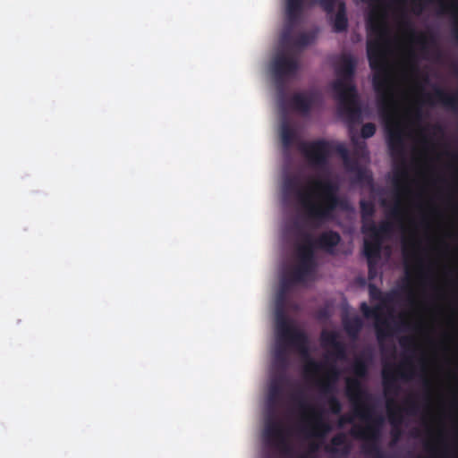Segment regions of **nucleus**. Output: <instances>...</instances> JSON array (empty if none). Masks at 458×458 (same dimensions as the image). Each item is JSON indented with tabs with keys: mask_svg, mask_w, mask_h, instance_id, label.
<instances>
[{
	"mask_svg": "<svg viewBox=\"0 0 458 458\" xmlns=\"http://www.w3.org/2000/svg\"><path fill=\"white\" fill-rule=\"evenodd\" d=\"M404 289H406L408 291L409 302L411 304H414L415 303V296H414L413 291L411 290V288L409 285L405 286Z\"/></svg>",
	"mask_w": 458,
	"mask_h": 458,
	"instance_id": "nucleus-48",
	"label": "nucleus"
},
{
	"mask_svg": "<svg viewBox=\"0 0 458 458\" xmlns=\"http://www.w3.org/2000/svg\"><path fill=\"white\" fill-rule=\"evenodd\" d=\"M310 4L319 5L330 16L335 32L340 33L347 30L348 18L344 0H310Z\"/></svg>",
	"mask_w": 458,
	"mask_h": 458,
	"instance_id": "nucleus-10",
	"label": "nucleus"
},
{
	"mask_svg": "<svg viewBox=\"0 0 458 458\" xmlns=\"http://www.w3.org/2000/svg\"><path fill=\"white\" fill-rule=\"evenodd\" d=\"M370 400L363 399L360 403H352L356 414L366 421V426L352 429L351 434L355 438L365 440L366 443L380 442L385 419L382 415L375 414L373 406L368 403Z\"/></svg>",
	"mask_w": 458,
	"mask_h": 458,
	"instance_id": "nucleus-6",
	"label": "nucleus"
},
{
	"mask_svg": "<svg viewBox=\"0 0 458 458\" xmlns=\"http://www.w3.org/2000/svg\"><path fill=\"white\" fill-rule=\"evenodd\" d=\"M356 62L351 55H344L341 64L337 69L340 79L333 84V89L339 101V112L345 115L351 123L361 121V108L359 103L356 88L351 84L354 72Z\"/></svg>",
	"mask_w": 458,
	"mask_h": 458,
	"instance_id": "nucleus-4",
	"label": "nucleus"
},
{
	"mask_svg": "<svg viewBox=\"0 0 458 458\" xmlns=\"http://www.w3.org/2000/svg\"><path fill=\"white\" fill-rule=\"evenodd\" d=\"M302 244L296 248L298 265L295 266L289 276H284L280 282L278 299L283 300L290 287L297 283L304 282L305 278L314 272L316 267L313 239L310 234H303Z\"/></svg>",
	"mask_w": 458,
	"mask_h": 458,
	"instance_id": "nucleus-5",
	"label": "nucleus"
},
{
	"mask_svg": "<svg viewBox=\"0 0 458 458\" xmlns=\"http://www.w3.org/2000/svg\"><path fill=\"white\" fill-rule=\"evenodd\" d=\"M331 444L334 446H341L345 444V436L342 433L335 435L331 439Z\"/></svg>",
	"mask_w": 458,
	"mask_h": 458,
	"instance_id": "nucleus-40",
	"label": "nucleus"
},
{
	"mask_svg": "<svg viewBox=\"0 0 458 458\" xmlns=\"http://www.w3.org/2000/svg\"><path fill=\"white\" fill-rule=\"evenodd\" d=\"M318 385L319 386L321 393L325 396L335 395L334 393L335 382L323 377L321 380L318 381Z\"/></svg>",
	"mask_w": 458,
	"mask_h": 458,
	"instance_id": "nucleus-29",
	"label": "nucleus"
},
{
	"mask_svg": "<svg viewBox=\"0 0 458 458\" xmlns=\"http://www.w3.org/2000/svg\"><path fill=\"white\" fill-rule=\"evenodd\" d=\"M382 248V242L377 238L365 240L363 244V254L367 259H379Z\"/></svg>",
	"mask_w": 458,
	"mask_h": 458,
	"instance_id": "nucleus-23",
	"label": "nucleus"
},
{
	"mask_svg": "<svg viewBox=\"0 0 458 458\" xmlns=\"http://www.w3.org/2000/svg\"><path fill=\"white\" fill-rule=\"evenodd\" d=\"M367 27L369 36L367 41V55L369 67L374 71L372 84L377 95L381 111H387L394 100V87L386 67L383 42L388 34L386 15L382 11L373 9L368 15Z\"/></svg>",
	"mask_w": 458,
	"mask_h": 458,
	"instance_id": "nucleus-2",
	"label": "nucleus"
},
{
	"mask_svg": "<svg viewBox=\"0 0 458 458\" xmlns=\"http://www.w3.org/2000/svg\"><path fill=\"white\" fill-rule=\"evenodd\" d=\"M386 144L392 157H404L403 133L399 126L386 128Z\"/></svg>",
	"mask_w": 458,
	"mask_h": 458,
	"instance_id": "nucleus-16",
	"label": "nucleus"
},
{
	"mask_svg": "<svg viewBox=\"0 0 458 458\" xmlns=\"http://www.w3.org/2000/svg\"><path fill=\"white\" fill-rule=\"evenodd\" d=\"M314 38V35L303 32L297 36L294 40V45L299 47H305L312 44Z\"/></svg>",
	"mask_w": 458,
	"mask_h": 458,
	"instance_id": "nucleus-30",
	"label": "nucleus"
},
{
	"mask_svg": "<svg viewBox=\"0 0 458 458\" xmlns=\"http://www.w3.org/2000/svg\"><path fill=\"white\" fill-rule=\"evenodd\" d=\"M424 385H425L426 386H429V381H428V379H425V381H424Z\"/></svg>",
	"mask_w": 458,
	"mask_h": 458,
	"instance_id": "nucleus-53",
	"label": "nucleus"
},
{
	"mask_svg": "<svg viewBox=\"0 0 458 458\" xmlns=\"http://www.w3.org/2000/svg\"><path fill=\"white\" fill-rule=\"evenodd\" d=\"M421 10H422V6H421V5H420V8H419V10H418V12H417V13H420V12H421Z\"/></svg>",
	"mask_w": 458,
	"mask_h": 458,
	"instance_id": "nucleus-55",
	"label": "nucleus"
},
{
	"mask_svg": "<svg viewBox=\"0 0 458 458\" xmlns=\"http://www.w3.org/2000/svg\"><path fill=\"white\" fill-rule=\"evenodd\" d=\"M393 231V224L389 221H384L377 226L374 221L364 223L361 226V232L364 234H369L371 238H377L381 242L385 235H387Z\"/></svg>",
	"mask_w": 458,
	"mask_h": 458,
	"instance_id": "nucleus-20",
	"label": "nucleus"
},
{
	"mask_svg": "<svg viewBox=\"0 0 458 458\" xmlns=\"http://www.w3.org/2000/svg\"><path fill=\"white\" fill-rule=\"evenodd\" d=\"M389 217L396 220L401 221L403 215V208L401 204L400 199H397L393 208L389 211Z\"/></svg>",
	"mask_w": 458,
	"mask_h": 458,
	"instance_id": "nucleus-31",
	"label": "nucleus"
},
{
	"mask_svg": "<svg viewBox=\"0 0 458 458\" xmlns=\"http://www.w3.org/2000/svg\"><path fill=\"white\" fill-rule=\"evenodd\" d=\"M360 311L366 318H375V329L377 339L379 343L384 342L387 337H390L394 334V328L391 324L380 317L381 306L377 305L375 307L369 306L366 302L360 304Z\"/></svg>",
	"mask_w": 458,
	"mask_h": 458,
	"instance_id": "nucleus-14",
	"label": "nucleus"
},
{
	"mask_svg": "<svg viewBox=\"0 0 458 458\" xmlns=\"http://www.w3.org/2000/svg\"><path fill=\"white\" fill-rule=\"evenodd\" d=\"M406 274H407V275L409 274V269H408V267H406Z\"/></svg>",
	"mask_w": 458,
	"mask_h": 458,
	"instance_id": "nucleus-57",
	"label": "nucleus"
},
{
	"mask_svg": "<svg viewBox=\"0 0 458 458\" xmlns=\"http://www.w3.org/2000/svg\"><path fill=\"white\" fill-rule=\"evenodd\" d=\"M284 377L272 379L268 388L267 402L269 405L276 406L279 403L283 394Z\"/></svg>",
	"mask_w": 458,
	"mask_h": 458,
	"instance_id": "nucleus-21",
	"label": "nucleus"
},
{
	"mask_svg": "<svg viewBox=\"0 0 458 458\" xmlns=\"http://www.w3.org/2000/svg\"><path fill=\"white\" fill-rule=\"evenodd\" d=\"M318 93L315 91L296 92L287 101L288 107L303 116L310 114L316 101Z\"/></svg>",
	"mask_w": 458,
	"mask_h": 458,
	"instance_id": "nucleus-15",
	"label": "nucleus"
},
{
	"mask_svg": "<svg viewBox=\"0 0 458 458\" xmlns=\"http://www.w3.org/2000/svg\"><path fill=\"white\" fill-rule=\"evenodd\" d=\"M355 151L358 155L365 156L368 154L365 142H355Z\"/></svg>",
	"mask_w": 458,
	"mask_h": 458,
	"instance_id": "nucleus-44",
	"label": "nucleus"
},
{
	"mask_svg": "<svg viewBox=\"0 0 458 458\" xmlns=\"http://www.w3.org/2000/svg\"><path fill=\"white\" fill-rule=\"evenodd\" d=\"M333 354L335 356L338 360H344L346 358V348L344 343L338 342L334 347H333Z\"/></svg>",
	"mask_w": 458,
	"mask_h": 458,
	"instance_id": "nucleus-35",
	"label": "nucleus"
},
{
	"mask_svg": "<svg viewBox=\"0 0 458 458\" xmlns=\"http://www.w3.org/2000/svg\"><path fill=\"white\" fill-rule=\"evenodd\" d=\"M413 375V368L409 360H405L397 367L384 365L382 369V383L386 396L397 395L401 390L397 382L398 377L409 380Z\"/></svg>",
	"mask_w": 458,
	"mask_h": 458,
	"instance_id": "nucleus-7",
	"label": "nucleus"
},
{
	"mask_svg": "<svg viewBox=\"0 0 458 458\" xmlns=\"http://www.w3.org/2000/svg\"><path fill=\"white\" fill-rule=\"evenodd\" d=\"M411 70H412L413 72H418V68H417V66H416V65H411Z\"/></svg>",
	"mask_w": 458,
	"mask_h": 458,
	"instance_id": "nucleus-52",
	"label": "nucleus"
},
{
	"mask_svg": "<svg viewBox=\"0 0 458 458\" xmlns=\"http://www.w3.org/2000/svg\"><path fill=\"white\" fill-rule=\"evenodd\" d=\"M284 192L293 197L305 220L314 227L333 219L336 208H349L348 201L337 194L338 186L329 179L311 180L310 186L304 187L299 177H288L284 182Z\"/></svg>",
	"mask_w": 458,
	"mask_h": 458,
	"instance_id": "nucleus-1",
	"label": "nucleus"
},
{
	"mask_svg": "<svg viewBox=\"0 0 458 458\" xmlns=\"http://www.w3.org/2000/svg\"><path fill=\"white\" fill-rule=\"evenodd\" d=\"M418 403L414 401H409L408 402V409H407V411L411 414H414L417 412L418 411Z\"/></svg>",
	"mask_w": 458,
	"mask_h": 458,
	"instance_id": "nucleus-45",
	"label": "nucleus"
},
{
	"mask_svg": "<svg viewBox=\"0 0 458 458\" xmlns=\"http://www.w3.org/2000/svg\"><path fill=\"white\" fill-rule=\"evenodd\" d=\"M360 208L362 225H364V223L373 221L372 217L375 214V206L373 202L362 199L360 202Z\"/></svg>",
	"mask_w": 458,
	"mask_h": 458,
	"instance_id": "nucleus-26",
	"label": "nucleus"
},
{
	"mask_svg": "<svg viewBox=\"0 0 458 458\" xmlns=\"http://www.w3.org/2000/svg\"><path fill=\"white\" fill-rule=\"evenodd\" d=\"M353 420L352 416L349 415H344L339 419L338 426L343 427L346 423H352Z\"/></svg>",
	"mask_w": 458,
	"mask_h": 458,
	"instance_id": "nucleus-46",
	"label": "nucleus"
},
{
	"mask_svg": "<svg viewBox=\"0 0 458 458\" xmlns=\"http://www.w3.org/2000/svg\"><path fill=\"white\" fill-rule=\"evenodd\" d=\"M343 161L345 169L350 173H354L360 166L357 159L351 157L345 158Z\"/></svg>",
	"mask_w": 458,
	"mask_h": 458,
	"instance_id": "nucleus-37",
	"label": "nucleus"
},
{
	"mask_svg": "<svg viewBox=\"0 0 458 458\" xmlns=\"http://www.w3.org/2000/svg\"><path fill=\"white\" fill-rule=\"evenodd\" d=\"M369 296L372 300H380L381 299L382 293L377 287H376L373 284H369Z\"/></svg>",
	"mask_w": 458,
	"mask_h": 458,
	"instance_id": "nucleus-39",
	"label": "nucleus"
},
{
	"mask_svg": "<svg viewBox=\"0 0 458 458\" xmlns=\"http://www.w3.org/2000/svg\"><path fill=\"white\" fill-rule=\"evenodd\" d=\"M418 42L420 44L421 46V48L422 49H426L428 44L429 43V41L431 43H434L435 42V39L433 37H430L429 38L425 36V35H420V37H418L417 38Z\"/></svg>",
	"mask_w": 458,
	"mask_h": 458,
	"instance_id": "nucleus-43",
	"label": "nucleus"
},
{
	"mask_svg": "<svg viewBox=\"0 0 458 458\" xmlns=\"http://www.w3.org/2000/svg\"><path fill=\"white\" fill-rule=\"evenodd\" d=\"M263 437L268 445L275 447L283 454H291L292 446L288 439V432L279 420L270 418L266 421Z\"/></svg>",
	"mask_w": 458,
	"mask_h": 458,
	"instance_id": "nucleus-9",
	"label": "nucleus"
},
{
	"mask_svg": "<svg viewBox=\"0 0 458 458\" xmlns=\"http://www.w3.org/2000/svg\"><path fill=\"white\" fill-rule=\"evenodd\" d=\"M354 378L346 380V394L352 403H360L363 399H371V394L363 387L360 379L369 374V365L363 359H357L352 365Z\"/></svg>",
	"mask_w": 458,
	"mask_h": 458,
	"instance_id": "nucleus-8",
	"label": "nucleus"
},
{
	"mask_svg": "<svg viewBox=\"0 0 458 458\" xmlns=\"http://www.w3.org/2000/svg\"><path fill=\"white\" fill-rule=\"evenodd\" d=\"M299 149L311 166L318 169L327 166L330 155V146L327 141L318 140L311 142H301Z\"/></svg>",
	"mask_w": 458,
	"mask_h": 458,
	"instance_id": "nucleus-11",
	"label": "nucleus"
},
{
	"mask_svg": "<svg viewBox=\"0 0 458 458\" xmlns=\"http://www.w3.org/2000/svg\"><path fill=\"white\" fill-rule=\"evenodd\" d=\"M403 253L404 259H407L409 257V252H408V244H407L406 241H403Z\"/></svg>",
	"mask_w": 458,
	"mask_h": 458,
	"instance_id": "nucleus-49",
	"label": "nucleus"
},
{
	"mask_svg": "<svg viewBox=\"0 0 458 458\" xmlns=\"http://www.w3.org/2000/svg\"><path fill=\"white\" fill-rule=\"evenodd\" d=\"M400 345L403 349L411 348L414 345V340L411 337L409 336H403L399 340Z\"/></svg>",
	"mask_w": 458,
	"mask_h": 458,
	"instance_id": "nucleus-42",
	"label": "nucleus"
},
{
	"mask_svg": "<svg viewBox=\"0 0 458 458\" xmlns=\"http://www.w3.org/2000/svg\"><path fill=\"white\" fill-rule=\"evenodd\" d=\"M393 405H395L394 400L388 399L387 400V411H388V416L390 420V423L392 425L391 429V437H392V443L394 444L399 441V439L402 437V429L400 428V425L403 422V416H402V410L399 407H395L394 409L392 408Z\"/></svg>",
	"mask_w": 458,
	"mask_h": 458,
	"instance_id": "nucleus-19",
	"label": "nucleus"
},
{
	"mask_svg": "<svg viewBox=\"0 0 458 458\" xmlns=\"http://www.w3.org/2000/svg\"><path fill=\"white\" fill-rule=\"evenodd\" d=\"M343 326L348 335L355 338L360 332L363 326V322L361 318H359L358 316L352 318H349L346 316L343 318Z\"/></svg>",
	"mask_w": 458,
	"mask_h": 458,
	"instance_id": "nucleus-24",
	"label": "nucleus"
},
{
	"mask_svg": "<svg viewBox=\"0 0 458 458\" xmlns=\"http://www.w3.org/2000/svg\"><path fill=\"white\" fill-rule=\"evenodd\" d=\"M337 151L340 154L343 160L350 157L348 149L344 146H339L337 148Z\"/></svg>",
	"mask_w": 458,
	"mask_h": 458,
	"instance_id": "nucleus-47",
	"label": "nucleus"
},
{
	"mask_svg": "<svg viewBox=\"0 0 458 458\" xmlns=\"http://www.w3.org/2000/svg\"><path fill=\"white\" fill-rule=\"evenodd\" d=\"M276 346L274 352L275 362L282 369L288 366V349H294L306 360L304 371L307 375H316L325 364L310 357V340L307 334L291 324L282 309L276 315Z\"/></svg>",
	"mask_w": 458,
	"mask_h": 458,
	"instance_id": "nucleus-3",
	"label": "nucleus"
},
{
	"mask_svg": "<svg viewBox=\"0 0 458 458\" xmlns=\"http://www.w3.org/2000/svg\"><path fill=\"white\" fill-rule=\"evenodd\" d=\"M292 398L301 411H309L314 419V423L312 424L310 430H308V427L303 426L301 428L302 432L308 433L310 436L323 437L331 430L330 425L325 422L322 420L320 413L317 412V411L307 403L301 392L293 394Z\"/></svg>",
	"mask_w": 458,
	"mask_h": 458,
	"instance_id": "nucleus-13",
	"label": "nucleus"
},
{
	"mask_svg": "<svg viewBox=\"0 0 458 458\" xmlns=\"http://www.w3.org/2000/svg\"><path fill=\"white\" fill-rule=\"evenodd\" d=\"M341 236L336 231L329 230L321 233L314 241V249L318 248L329 254L335 253V248L340 243Z\"/></svg>",
	"mask_w": 458,
	"mask_h": 458,
	"instance_id": "nucleus-18",
	"label": "nucleus"
},
{
	"mask_svg": "<svg viewBox=\"0 0 458 458\" xmlns=\"http://www.w3.org/2000/svg\"><path fill=\"white\" fill-rule=\"evenodd\" d=\"M364 454L372 458H388L380 447V442L366 443L363 446Z\"/></svg>",
	"mask_w": 458,
	"mask_h": 458,
	"instance_id": "nucleus-27",
	"label": "nucleus"
},
{
	"mask_svg": "<svg viewBox=\"0 0 458 458\" xmlns=\"http://www.w3.org/2000/svg\"><path fill=\"white\" fill-rule=\"evenodd\" d=\"M407 178V171L406 169H403L401 171H398L395 173L394 177V184L395 187H398L400 185L401 179Z\"/></svg>",
	"mask_w": 458,
	"mask_h": 458,
	"instance_id": "nucleus-41",
	"label": "nucleus"
},
{
	"mask_svg": "<svg viewBox=\"0 0 458 458\" xmlns=\"http://www.w3.org/2000/svg\"><path fill=\"white\" fill-rule=\"evenodd\" d=\"M376 132V125L372 123H367L361 127V137L364 139H369L372 137Z\"/></svg>",
	"mask_w": 458,
	"mask_h": 458,
	"instance_id": "nucleus-36",
	"label": "nucleus"
},
{
	"mask_svg": "<svg viewBox=\"0 0 458 458\" xmlns=\"http://www.w3.org/2000/svg\"><path fill=\"white\" fill-rule=\"evenodd\" d=\"M327 403L330 409V411L333 414H339L342 411V403L338 400L335 395H330L327 398Z\"/></svg>",
	"mask_w": 458,
	"mask_h": 458,
	"instance_id": "nucleus-32",
	"label": "nucleus"
},
{
	"mask_svg": "<svg viewBox=\"0 0 458 458\" xmlns=\"http://www.w3.org/2000/svg\"><path fill=\"white\" fill-rule=\"evenodd\" d=\"M353 174H355L356 175V180L358 182H372V177L371 175L367 172V170H365L364 168H362L361 166H360L358 168V170H356Z\"/></svg>",
	"mask_w": 458,
	"mask_h": 458,
	"instance_id": "nucleus-34",
	"label": "nucleus"
},
{
	"mask_svg": "<svg viewBox=\"0 0 458 458\" xmlns=\"http://www.w3.org/2000/svg\"><path fill=\"white\" fill-rule=\"evenodd\" d=\"M340 376V371L335 364H330L327 367L325 378L329 379L336 383Z\"/></svg>",
	"mask_w": 458,
	"mask_h": 458,
	"instance_id": "nucleus-33",
	"label": "nucleus"
},
{
	"mask_svg": "<svg viewBox=\"0 0 458 458\" xmlns=\"http://www.w3.org/2000/svg\"><path fill=\"white\" fill-rule=\"evenodd\" d=\"M313 6L310 0H286L285 12L289 21L297 20L302 13L304 4Z\"/></svg>",
	"mask_w": 458,
	"mask_h": 458,
	"instance_id": "nucleus-22",
	"label": "nucleus"
},
{
	"mask_svg": "<svg viewBox=\"0 0 458 458\" xmlns=\"http://www.w3.org/2000/svg\"><path fill=\"white\" fill-rule=\"evenodd\" d=\"M453 69H454V72L458 75V64H454L453 65Z\"/></svg>",
	"mask_w": 458,
	"mask_h": 458,
	"instance_id": "nucleus-51",
	"label": "nucleus"
},
{
	"mask_svg": "<svg viewBox=\"0 0 458 458\" xmlns=\"http://www.w3.org/2000/svg\"><path fill=\"white\" fill-rule=\"evenodd\" d=\"M402 325L406 327V326H408L409 324H408L406 321H403V322H402Z\"/></svg>",
	"mask_w": 458,
	"mask_h": 458,
	"instance_id": "nucleus-54",
	"label": "nucleus"
},
{
	"mask_svg": "<svg viewBox=\"0 0 458 458\" xmlns=\"http://www.w3.org/2000/svg\"><path fill=\"white\" fill-rule=\"evenodd\" d=\"M437 4L440 14H450L452 17L451 36L458 46V0H431Z\"/></svg>",
	"mask_w": 458,
	"mask_h": 458,
	"instance_id": "nucleus-17",
	"label": "nucleus"
},
{
	"mask_svg": "<svg viewBox=\"0 0 458 458\" xmlns=\"http://www.w3.org/2000/svg\"><path fill=\"white\" fill-rule=\"evenodd\" d=\"M280 136L283 147L284 148H289L296 138V133L287 122H284L281 124Z\"/></svg>",
	"mask_w": 458,
	"mask_h": 458,
	"instance_id": "nucleus-25",
	"label": "nucleus"
},
{
	"mask_svg": "<svg viewBox=\"0 0 458 458\" xmlns=\"http://www.w3.org/2000/svg\"><path fill=\"white\" fill-rule=\"evenodd\" d=\"M396 2H399V3H403L404 0H395Z\"/></svg>",
	"mask_w": 458,
	"mask_h": 458,
	"instance_id": "nucleus-56",
	"label": "nucleus"
},
{
	"mask_svg": "<svg viewBox=\"0 0 458 458\" xmlns=\"http://www.w3.org/2000/svg\"><path fill=\"white\" fill-rule=\"evenodd\" d=\"M378 259H367L369 278L374 279L377 276V263Z\"/></svg>",
	"mask_w": 458,
	"mask_h": 458,
	"instance_id": "nucleus-38",
	"label": "nucleus"
},
{
	"mask_svg": "<svg viewBox=\"0 0 458 458\" xmlns=\"http://www.w3.org/2000/svg\"><path fill=\"white\" fill-rule=\"evenodd\" d=\"M321 342L324 346L334 347L338 342V334L335 331H323L321 333Z\"/></svg>",
	"mask_w": 458,
	"mask_h": 458,
	"instance_id": "nucleus-28",
	"label": "nucleus"
},
{
	"mask_svg": "<svg viewBox=\"0 0 458 458\" xmlns=\"http://www.w3.org/2000/svg\"><path fill=\"white\" fill-rule=\"evenodd\" d=\"M414 114L416 116V118H420L421 117V110L420 107H417L414 111Z\"/></svg>",
	"mask_w": 458,
	"mask_h": 458,
	"instance_id": "nucleus-50",
	"label": "nucleus"
},
{
	"mask_svg": "<svg viewBox=\"0 0 458 458\" xmlns=\"http://www.w3.org/2000/svg\"><path fill=\"white\" fill-rule=\"evenodd\" d=\"M298 70V59L285 53L276 54L271 63V72L278 84H283L285 79L295 75Z\"/></svg>",
	"mask_w": 458,
	"mask_h": 458,
	"instance_id": "nucleus-12",
	"label": "nucleus"
}]
</instances>
